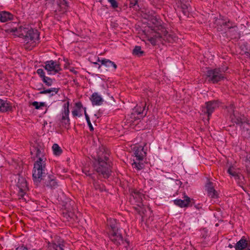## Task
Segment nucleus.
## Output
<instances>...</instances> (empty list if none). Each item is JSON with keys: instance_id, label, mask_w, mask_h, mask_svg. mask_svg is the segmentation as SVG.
<instances>
[{"instance_id": "obj_39", "label": "nucleus", "mask_w": 250, "mask_h": 250, "mask_svg": "<svg viewBox=\"0 0 250 250\" xmlns=\"http://www.w3.org/2000/svg\"><path fill=\"white\" fill-rule=\"evenodd\" d=\"M102 87L104 88V89H105V90L104 91V93H106L107 94H108V95L109 94H108V92H107V91H106V85H104V84H103V85H102Z\"/></svg>"}, {"instance_id": "obj_26", "label": "nucleus", "mask_w": 250, "mask_h": 250, "mask_svg": "<svg viewBox=\"0 0 250 250\" xmlns=\"http://www.w3.org/2000/svg\"><path fill=\"white\" fill-rule=\"evenodd\" d=\"M143 53L144 52L143 51H142L140 46H135L133 50V54L134 55L140 57L141 56Z\"/></svg>"}, {"instance_id": "obj_28", "label": "nucleus", "mask_w": 250, "mask_h": 250, "mask_svg": "<svg viewBox=\"0 0 250 250\" xmlns=\"http://www.w3.org/2000/svg\"><path fill=\"white\" fill-rule=\"evenodd\" d=\"M32 105L37 109H41L42 107L45 106V103L43 102L39 103L38 102H34L32 103Z\"/></svg>"}, {"instance_id": "obj_36", "label": "nucleus", "mask_w": 250, "mask_h": 250, "mask_svg": "<svg viewBox=\"0 0 250 250\" xmlns=\"http://www.w3.org/2000/svg\"><path fill=\"white\" fill-rule=\"evenodd\" d=\"M229 111L230 113H232L234 116H235V113H234V108H233V105H231L230 106V107H229Z\"/></svg>"}, {"instance_id": "obj_37", "label": "nucleus", "mask_w": 250, "mask_h": 250, "mask_svg": "<svg viewBox=\"0 0 250 250\" xmlns=\"http://www.w3.org/2000/svg\"><path fill=\"white\" fill-rule=\"evenodd\" d=\"M16 250H28L27 248L24 247V246H21L18 247Z\"/></svg>"}, {"instance_id": "obj_38", "label": "nucleus", "mask_w": 250, "mask_h": 250, "mask_svg": "<svg viewBox=\"0 0 250 250\" xmlns=\"http://www.w3.org/2000/svg\"><path fill=\"white\" fill-rule=\"evenodd\" d=\"M246 167L248 172L250 173V162H248V163L246 165Z\"/></svg>"}, {"instance_id": "obj_12", "label": "nucleus", "mask_w": 250, "mask_h": 250, "mask_svg": "<svg viewBox=\"0 0 250 250\" xmlns=\"http://www.w3.org/2000/svg\"><path fill=\"white\" fill-rule=\"evenodd\" d=\"M206 189L207 191L208 195L210 198H216L218 196V192L216 191L213 186H212V183L208 181L206 185Z\"/></svg>"}, {"instance_id": "obj_2", "label": "nucleus", "mask_w": 250, "mask_h": 250, "mask_svg": "<svg viewBox=\"0 0 250 250\" xmlns=\"http://www.w3.org/2000/svg\"><path fill=\"white\" fill-rule=\"evenodd\" d=\"M7 31L16 37H22L24 42L34 45L36 41L39 37L38 32L37 30H34L30 27H23L21 26L18 27H10L7 29Z\"/></svg>"}, {"instance_id": "obj_20", "label": "nucleus", "mask_w": 250, "mask_h": 250, "mask_svg": "<svg viewBox=\"0 0 250 250\" xmlns=\"http://www.w3.org/2000/svg\"><path fill=\"white\" fill-rule=\"evenodd\" d=\"M248 241L242 238L235 245V248L236 250H244L247 248Z\"/></svg>"}, {"instance_id": "obj_16", "label": "nucleus", "mask_w": 250, "mask_h": 250, "mask_svg": "<svg viewBox=\"0 0 250 250\" xmlns=\"http://www.w3.org/2000/svg\"><path fill=\"white\" fill-rule=\"evenodd\" d=\"M12 105L7 101L0 99V111L2 112L11 110Z\"/></svg>"}, {"instance_id": "obj_8", "label": "nucleus", "mask_w": 250, "mask_h": 250, "mask_svg": "<svg viewBox=\"0 0 250 250\" xmlns=\"http://www.w3.org/2000/svg\"><path fill=\"white\" fill-rule=\"evenodd\" d=\"M207 75L209 80L213 83L218 82L224 78L221 71L218 69L208 70Z\"/></svg>"}, {"instance_id": "obj_4", "label": "nucleus", "mask_w": 250, "mask_h": 250, "mask_svg": "<svg viewBox=\"0 0 250 250\" xmlns=\"http://www.w3.org/2000/svg\"><path fill=\"white\" fill-rule=\"evenodd\" d=\"M146 153L144 151L142 146H135L134 147V155L135 159H133L132 164L133 168L137 170L142 169L144 167V164L141 162L146 156Z\"/></svg>"}, {"instance_id": "obj_10", "label": "nucleus", "mask_w": 250, "mask_h": 250, "mask_svg": "<svg viewBox=\"0 0 250 250\" xmlns=\"http://www.w3.org/2000/svg\"><path fill=\"white\" fill-rule=\"evenodd\" d=\"M218 106V104L216 102H207L206 106L203 108L202 112L207 114L209 117Z\"/></svg>"}, {"instance_id": "obj_42", "label": "nucleus", "mask_w": 250, "mask_h": 250, "mask_svg": "<svg viewBox=\"0 0 250 250\" xmlns=\"http://www.w3.org/2000/svg\"><path fill=\"white\" fill-rule=\"evenodd\" d=\"M226 69H224V68H223V69H222V71H226Z\"/></svg>"}, {"instance_id": "obj_35", "label": "nucleus", "mask_w": 250, "mask_h": 250, "mask_svg": "<svg viewBox=\"0 0 250 250\" xmlns=\"http://www.w3.org/2000/svg\"><path fill=\"white\" fill-rule=\"evenodd\" d=\"M130 7H134L136 5L138 2V0H130Z\"/></svg>"}, {"instance_id": "obj_17", "label": "nucleus", "mask_w": 250, "mask_h": 250, "mask_svg": "<svg viewBox=\"0 0 250 250\" xmlns=\"http://www.w3.org/2000/svg\"><path fill=\"white\" fill-rule=\"evenodd\" d=\"M13 16L10 13L3 11L0 12V21L5 22L13 19Z\"/></svg>"}, {"instance_id": "obj_30", "label": "nucleus", "mask_w": 250, "mask_h": 250, "mask_svg": "<svg viewBox=\"0 0 250 250\" xmlns=\"http://www.w3.org/2000/svg\"><path fill=\"white\" fill-rule=\"evenodd\" d=\"M152 23L154 25V29L153 30H156L155 28L157 27L159 28V26L161 25V21L157 19H152Z\"/></svg>"}, {"instance_id": "obj_14", "label": "nucleus", "mask_w": 250, "mask_h": 250, "mask_svg": "<svg viewBox=\"0 0 250 250\" xmlns=\"http://www.w3.org/2000/svg\"><path fill=\"white\" fill-rule=\"evenodd\" d=\"M44 185L50 188H56L58 186V183L54 176H48L45 179Z\"/></svg>"}, {"instance_id": "obj_18", "label": "nucleus", "mask_w": 250, "mask_h": 250, "mask_svg": "<svg viewBox=\"0 0 250 250\" xmlns=\"http://www.w3.org/2000/svg\"><path fill=\"white\" fill-rule=\"evenodd\" d=\"M64 109L62 114V121L65 124H68L69 122V119L68 117L69 110V103L68 102L64 104Z\"/></svg>"}, {"instance_id": "obj_25", "label": "nucleus", "mask_w": 250, "mask_h": 250, "mask_svg": "<svg viewBox=\"0 0 250 250\" xmlns=\"http://www.w3.org/2000/svg\"><path fill=\"white\" fill-rule=\"evenodd\" d=\"M142 107L137 106L133 109V113L137 114V115H140L143 113V112L145 110V106L144 104L142 105Z\"/></svg>"}, {"instance_id": "obj_13", "label": "nucleus", "mask_w": 250, "mask_h": 250, "mask_svg": "<svg viewBox=\"0 0 250 250\" xmlns=\"http://www.w3.org/2000/svg\"><path fill=\"white\" fill-rule=\"evenodd\" d=\"M90 100L93 105H100L104 102L103 98L97 92L92 94L90 97Z\"/></svg>"}, {"instance_id": "obj_19", "label": "nucleus", "mask_w": 250, "mask_h": 250, "mask_svg": "<svg viewBox=\"0 0 250 250\" xmlns=\"http://www.w3.org/2000/svg\"><path fill=\"white\" fill-rule=\"evenodd\" d=\"M83 106L81 103H77L75 104V107L72 111L74 117H80L82 116Z\"/></svg>"}, {"instance_id": "obj_1", "label": "nucleus", "mask_w": 250, "mask_h": 250, "mask_svg": "<svg viewBox=\"0 0 250 250\" xmlns=\"http://www.w3.org/2000/svg\"><path fill=\"white\" fill-rule=\"evenodd\" d=\"M31 153L37 157L33 170V178L34 182L38 184L46 174V159L43 155V149L41 146H33L31 149Z\"/></svg>"}, {"instance_id": "obj_41", "label": "nucleus", "mask_w": 250, "mask_h": 250, "mask_svg": "<svg viewBox=\"0 0 250 250\" xmlns=\"http://www.w3.org/2000/svg\"><path fill=\"white\" fill-rule=\"evenodd\" d=\"M160 37L159 33H158V36L156 35V37Z\"/></svg>"}, {"instance_id": "obj_6", "label": "nucleus", "mask_w": 250, "mask_h": 250, "mask_svg": "<svg viewBox=\"0 0 250 250\" xmlns=\"http://www.w3.org/2000/svg\"><path fill=\"white\" fill-rule=\"evenodd\" d=\"M44 67L49 75L55 74L61 70L60 64L52 60L46 62Z\"/></svg>"}, {"instance_id": "obj_9", "label": "nucleus", "mask_w": 250, "mask_h": 250, "mask_svg": "<svg viewBox=\"0 0 250 250\" xmlns=\"http://www.w3.org/2000/svg\"><path fill=\"white\" fill-rule=\"evenodd\" d=\"M109 238L116 245L121 244L123 242V236L119 229L110 231Z\"/></svg>"}, {"instance_id": "obj_33", "label": "nucleus", "mask_w": 250, "mask_h": 250, "mask_svg": "<svg viewBox=\"0 0 250 250\" xmlns=\"http://www.w3.org/2000/svg\"><path fill=\"white\" fill-rule=\"evenodd\" d=\"M108 1L113 8H116L118 7V3L116 0H108Z\"/></svg>"}, {"instance_id": "obj_11", "label": "nucleus", "mask_w": 250, "mask_h": 250, "mask_svg": "<svg viewBox=\"0 0 250 250\" xmlns=\"http://www.w3.org/2000/svg\"><path fill=\"white\" fill-rule=\"evenodd\" d=\"M43 250H63V242L59 241L57 243H48Z\"/></svg>"}, {"instance_id": "obj_34", "label": "nucleus", "mask_w": 250, "mask_h": 250, "mask_svg": "<svg viewBox=\"0 0 250 250\" xmlns=\"http://www.w3.org/2000/svg\"><path fill=\"white\" fill-rule=\"evenodd\" d=\"M132 196L135 198H136V199L138 198V200H139L140 199H141V200L142 199V195L140 194V193H139L137 191L134 192V194Z\"/></svg>"}, {"instance_id": "obj_5", "label": "nucleus", "mask_w": 250, "mask_h": 250, "mask_svg": "<svg viewBox=\"0 0 250 250\" xmlns=\"http://www.w3.org/2000/svg\"><path fill=\"white\" fill-rule=\"evenodd\" d=\"M228 172L234 177L239 186L243 188V186L245 183V180L244 176L240 173L239 170L232 166L228 169Z\"/></svg>"}, {"instance_id": "obj_23", "label": "nucleus", "mask_w": 250, "mask_h": 250, "mask_svg": "<svg viewBox=\"0 0 250 250\" xmlns=\"http://www.w3.org/2000/svg\"><path fill=\"white\" fill-rule=\"evenodd\" d=\"M59 89L57 88H51L48 89L43 90L40 92L42 94H48L50 96H52L56 94L58 92Z\"/></svg>"}, {"instance_id": "obj_29", "label": "nucleus", "mask_w": 250, "mask_h": 250, "mask_svg": "<svg viewBox=\"0 0 250 250\" xmlns=\"http://www.w3.org/2000/svg\"><path fill=\"white\" fill-rule=\"evenodd\" d=\"M42 81L47 86H51L53 83V80L46 76L43 77Z\"/></svg>"}, {"instance_id": "obj_15", "label": "nucleus", "mask_w": 250, "mask_h": 250, "mask_svg": "<svg viewBox=\"0 0 250 250\" xmlns=\"http://www.w3.org/2000/svg\"><path fill=\"white\" fill-rule=\"evenodd\" d=\"M190 202V199L185 196L184 200L181 199H176L174 200V204L181 208H184L187 207Z\"/></svg>"}, {"instance_id": "obj_31", "label": "nucleus", "mask_w": 250, "mask_h": 250, "mask_svg": "<svg viewBox=\"0 0 250 250\" xmlns=\"http://www.w3.org/2000/svg\"><path fill=\"white\" fill-rule=\"evenodd\" d=\"M84 115H85V118H86L87 123V124L88 125V126H89V127L90 128V130H93V126L92 125V124H91V122H90V119H89L88 115L86 113L85 108H84Z\"/></svg>"}, {"instance_id": "obj_27", "label": "nucleus", "mask_w": 250, "mask_h": 250, "mask_svg": "<svg viewBox=\"0 0 250 250\" xmlns=\"http://www.w3.org/2000/svg\"><path fill=\"white\" fill-rule=\"evenodd\" d=\"M110 227L111 228V230H114V229H119L118 226L116 223V221L114 219H110L109 222Z\"/></svg>"}, {"instance_id": "obj_21", "label": "nucleus", "mask_w": 250, "mask_h": 250, "mask_svg": "<svg viewBox=\"0 0 250 250\" xmlns=\"http://www.w3.org/2000/svg\"><path fill=\"white\" fill-rule=\"evenodd\" d=\"M179 6L184 10V13L186 14L187 12H188L191 8L189 7L188 0H178Z\"/></svg>"}, {"instance_id": "obj_40", "label": "nucleus", "mask_w": 250, "mask_h": 250, "mask_svg": "<svg viewBox=\"0 0 250 250\" xmlns=\"http://www.w3.org/2000/svg\"><path fill=\"white\" fill-rule=\"evenodd\" d=\"M64 6V8H65V7L67 6L66 2H64L63 4H62V5L60 6L61 8H62V6Z\"/></svg>"}, {"instance_id": "obj_32", "label": "nucleus", "mask_w": 250, "mask_h": 250, "mask_svg": "<svg viewBox=\"0 0 250 250\" xmlns=\"http://www.w3.org/2000/svg\"><path fill=\"white\" fill-rule=\"evenodd\" d=\"M37 74L40 75V76L43 79V77H45V73L43 71V69H41V68H39L37 70Z\"/></svg>"}, {"instance_id": "obj_3", "label": "nucleus", "mask_w": 250, "mask_h": 250, "mask_svg": "<svg viewBox=\"0 0 250 250\" xmlns=\"http://www.w3.org/2000/svg\"><path fill=\"white\" fill-rule=\"evenodd\" d=\"M95 160L94 164V169L104 178H108L110 173V164L108 158L103 151L97 152V155H93Z\"/></svg>"}, {"instance_id": "obj_22", "label": "nucleus", "mask_w": 250, "mask_h": 250, "mask_svg": "<svg viewBox=\"0 0 250 250\" xmlns=\"http://www.w3.org/2000/svg\"><path fill=\"white\" fill-rule=\"evenodd\" d=\"M99 62H101L102 65H104L105 67L108 68L113 67L114 69H116L117 68V66L116 64H115L113 62L109 60H103L102 61L99 60Z\"/></svg>"}, {"instance_id": "obj_24", "label": "nucleus", "mask_w": 250, "mask_h": 250, "mask_svg": "<svg viewBox=\"0 0 250 250\" xmlns=\"http://www.w3.org/2000/svg\"><path fill=\"white\" fill-rule=\"evenodd\" d=\"M52 150H53L54 154L55 155H57V156L60 155L62 152V149L59 146V145L57 144H54L53 145Z\"/></svg>"}, {"instance_id": "obj_7", "label": "nucleus", "mask_w": 250, "mask_h": 250, "mask_svg": "<svg viewBox=\"0 0 250 250\" xmlns=\"http://www.w3.org/2000/svg\"><path fill=\"white\" fill-rule=\"evenodd\" d=\"M17 186L19 188V196L22 198H23L28 189L25 179L23 177L19 176Z\"/></svg>"}]
</instances>
